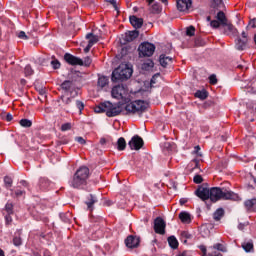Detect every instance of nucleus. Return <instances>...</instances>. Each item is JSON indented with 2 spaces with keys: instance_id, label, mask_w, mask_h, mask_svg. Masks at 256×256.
I'll return each mask as SVG.
<instances>
[{
  "instance_id": "40",
  "label": "nucleus",
  "mask_w": 256,
  "mask_h": 256,
  "mask_svg": "<svg viewBox=\"0 0 256 256\" xmlns=\"http://www.w3.org/2000/svg\"><path fill=\"white\" fill-rule=\"evenodd\" d=\"M213 249H217V251H222L223 253H225V251H227V248L223 245V244H215L213 246Z\"/></svg>"
},
{
  "instance_id": "25",
  "label": "nucleus",
  "mask_w": 256,
  "mask_h": 256,
  "mask_svg": "<svg viewBox=\"0 0 256 256\" xmlns=\"http://www.w3.org/2000/svg\"><path fill=\"white\" fill-rule=\"evenodd\" d=\"M154 63L152 62L151 59L146 60L143 64H142V69L144 71H151V69L154 67Z\"/></svg>"
},
{
  "instance_id": "56",
  "label": "nucleus",
  "mask_w": 256,
  "mask_h": 256,
  "mask_svg": "<svg viewBox=\"0 0 256 256\" xmlns=\"http://www.w3.org/2000/svg\"><path fill=\"white\" fill-rule=\"evenodd\" d=\"M5 219H6V223H11V221H13V218H11L10 215H7V216L5 217Z\"/></svg>"
},
{
  "instance_id": "57",
  "label": "nucleus",
  "mask_w": 256,
  "mask_h": 256,
  "mask_svg": "<svg viewBox=\"0 0 256 256\" xmlns=\"http://www.w3.org/2000/svg\"><path fill=\"white\" fill-rule=\"evenodd\" d=\"M6 121H13V115L7 114L6 115Z\"/></svg>"
},
{
  "instance_id": "2",
  "label": "nucleus",
  "mask_w": 256,
  "mask_h": 256,
  "mask_svg": "<svg viewBox=\"0 0 256 256\" xmlns=\"http://www.w3.org/2000/svg\"><path fill=\"white\" fill-rule=\"evenodd\" d=\"M220 199L239 201V195L232 191L223 190L219 187L210 188V201L217 203V201H220Z\"/></svg>"
},
{
  "instance_id": "5",
  "label": "nucleus",
  "mask_w": 256,
  "mask_h": 256,
  "mask_svg": "<svg viewBox=\"0 0 256 256\" xmlns=\"http://www.w3.org/2000/svg\"><path fill=\"white\" fill-rule=\"evenodd\" d=\"M111 96L113 99L129 101V90L123 85L114 86L111 91Z\"/></svg>"
},
{
  "instance_id": "7",
  "label": "nucleus",
  "mask_w": 256,
  "mask_h": 256,
  "mask_svg": "<svg viewBox=\"0 0 256 256\" xmlns=\"http://www.w3.org/2000/svg\"><path fill=\"white\" fill-rule=\"evenodd\" d=\"M140 57H151L155 53V45L149 42L142 43L139 48Z\"/></svg>"
},
{
  "instance_id": "29",
  "label": "nucleus",
  "mask_w": 256,
  "mask_h": 256,
  "mask_svg": "<svg viewBox=\"0 0 256 256\" xmlns=\"http://www.w3.org/2000/svg\"><path fill=\"white\" fill-rule=\"evenodd\" d=\"M225 211L223 210V208H219L217 209L215 212H214V219L215 221H220L221 220V217H223Z\"/></svg>"
},
{
  "instance_id": "28",
  "label": "nucleus",
  "mask_w": 256,
  "mask_h": 256,
  "mask_svg": "<svg viewBox=\"0 0 256 256\" xmlns=\"http://www.w3.org/2000/svg\"><path fill=\"white\" fill-rule=\"evenodd\" d=\"M118 145V151H123L125 150V147H127V142H125V138L121 137L117 141Z\"/></svg>"
},
{
  "instance_id": "14",
  "label": "nucleus",
  "mask_w": 256,
  "mask_h": 256,
  "mask_svg": "<svg viewBox=\"0 0 256 256\" xmlns=\"http://www.w3.org/2000/svg\"><path fill=\"white\" fill-rule=\"evenodd\" d=\"M197 197L202 199V201H207V199H210V189L205 187H200L196 191Z\"/></svg>"
},
{
  "instance_id": "13",
  "label": "nucleus",
  "mask_w": 256,
  "mask_h": 256,
  "mask_svg": "<svg viewBox=\"0 0 256 256\" xmlns=\"http://www.w3.org/2000/svg\"><path fill=\"white\" fill-rule=\"evenodd\" d=\"M139 237L137 236H128L125 240L126 247L129 249H135V247H139Z\"/></svg>"
},
{
  "instance_id": "45",
  "label": "nucleus",
  "mask_w": 256,
  "mask_h": 256,
  "mask_svg": "<svg viewBox=\"0 0 256 256\" xmlns=\"http://www.w3.org/2000/svg\"><path fill=\"white\" fill-rule=\"evenodd\" d=\"M5 209H6L7 213L9 215H11L13 213V204L12 203H7L6 206H5Z\"/></svg>"
},
{
  "instance_id": "19",
  "label": "nucleus",
  "mask_w": 256,
  "mask_h": 256,
  "mask_svg": "<svg viewBox=\"0 0 256 256\" xmlns=\"http://www.w3.org/2000/svg\"><path fill=\"white\" fill-rule=\"evenodd\" d=\"M86 39H88V44H90L92 47L95 45V43H99V36L94 35L93 33L87 34Z\"/></svg>"
},
{
  "instance_id": "3",
  "label": "nucleus",
  "mask_w": 256,
  "mask_h": 256,
  "mask_svg": "<svg viewBox=\"0 0 256 256\" xmlns=\"http://www.w3.org/2000/svg\"><path fill=\"white\" fill-rule=\"evenodd\" d=\"M133 75V69L127 64H121L112 72V81H126Z\"/></svg>"
},
{
  "instance_id": "51",
  "label": "nucleus",
  "mask_w": 256,
  "mask_h": 256,
  "mask_svg": "<svg viewBox=\"0 0 256 256\" xmlns=\"http://www.w3.org/2000/svg\"><path fill=\"white\" fill-rule=\"evenodd\" d=\"M76 107L79 109V111H83L85 105L81 101H76Z\"/></svg>"
},
{
  "instance_id": "62",
  "label": "nucleus",
  "mask_w": 256,
  "mask_h": 256,
  "mask_svg": "<svg viewBox=\"0 0 256 256\" xmlns=\"http://www.w3.org/2000/svg\"><path fill=\"white\" fill-rule=\"evenodd\" d=\"M0 256H5V252L0 249Z\"/></svg>"
},
{
  "instance_id": "26",
  "label": "nucleus",
  "mask_w": 256,
  "mask_h": 256,
  "mask_svg": "<svg viewBox=\"0 0 256 256\" xmlns=\"http://www.w3.org/2000/svg\"><path fill=\"white\" fill-rule=\"evenodd\" d=\"M168 243L172 249H177V247H179V242L177 241V238H175V236H170L168 238Z\"/></svg>"
},
{
  "instance_id": "18",
  "label": "nucleus",
  "mask_w": 256,
  "mask_h": 256,
  "mask_svg": "<svg viewBox=\"0 0 256 256\" xmlns=\"http://www.w3.org/2000/svg\"><path fill=\"white\" fill-rule=\"evenodd\" d=\"M160 65L162 67H167V65H171L173 63V58L169 56H165L164 54L160 55Z\"/></svg>"
},
{
  "instance_id": "60",
  "label": "nucleus",
  "mask_w": 256,
  "mask_h": 256,
  "mask_svg": "<svg viewBox=\"0 0 256 256\" xmlns=\"http://www.w3.org/2000/svg\"><path fill=\"white\" fill-rule=\"evenodd\" d=\"M157 76H154L152 79H151V85H153V84H155V78H156Z\"/></svg>"
},
{
  "instance_id": "31",
  "label": "nucleus",
  "mask_w": 256,
  "mask_h": 256,
  "mask_svg": "<svg viewBox=\"0 0 256 256\" xmlns=\"http://www.w3.org/2000/svg\"><path fill=\"white\" fill-rule=\"evenodd\" d=\"M242 249H244L246 253L253 251V242H244L242 244Z\"/></svg>"
},
{
  "instance_id": "17",
  "label": "nucleus",
  "mask_w": 256,
  "mask_h": 256,
  "mask_svg": "<svg viewBox=\"0 0 256 256\" xmlns=\"http://www.w3.org/2000/svg\"><path fill=\"white\" fill-rule=\"evenodd\" d=\"M130 23L134 29H141V27H143V20L137 18V16H130Z\"/></svg>"
},
{
  "instance_id": "47",
  "label": "nucleus",
  "mask_w": 256,
  "mask_h": 256,
  "mask_svg": "<svg viewBox=\"0 0 256 256\" xmlns=\"http://www.w3.org/2000/svg\"><path fill=\"white\" fill-rule=\"evenodd\" d=\"M199 151H201V147L195 146V148H194L195 155H197V157H203V154H201V152H199Z\"/></svg>"
},
{
  "instance_id": "34",
  "label": "nucleus",
  "mask_w": 256,
  "mask_h": 256,
  "mask_svg": "<svg viewBox=\"0 0 256 256\" xmlns=\"http://www.w3.org/2000/svg\"><path fill=\"white\" fill-rule=\"evenodd\" d=\"M92 60L90 57L84 58V60L81 59V64H79L81 67H89L91 65Z\"/></svg>"
},
{
  "instance_id": "38",
  "label": "nucleus",
  "mask_w": 256,
  "mask_h": 256,
  "mask_svg": "<svg viewBox=\"0 0 256 256\" xmlns=\"http://www.w3.org/2000/svg\"><path fill=\"white\" fill-rule=\"evenodd\" d=\"M61 100L63 101V103H65V105H69V103H71L72 101V98L69 97V94H65L61 96Z\"/></svg>"
},
{
  "instance_id": "20",
  "label": "nucleus",
  "mask_w": 256,
  "mask_h": 256,
  "mask_svg": "<svg viewBox=\"0 0 256 256\" xmlns=\"http://www.w3.org/2000/svg\"><path fill=\"white\" fill-rule=\"evenodd\" d=\"M137 37H139V31H130L128 34H126V41H128V43H131V41H135Z\"/></svg>"
},
{
  "instance_id": "43",
  "label": "nucleus",
  "mask_w": 256,
  "mask_h": 256,
  "mask_svg": "<svg viewBox=\"0 0 256 256\" xmlns=\"http://www.w3.org/2000/svg\"><path fill=\"white\" fill-rule=\"evenodd\" d=\"M24 73L26 75V77H28L29 75L33 74V68H31L30 65H27L24 69Z\"/></svg>"
},
{
  "instance_id": "54",
  "label": "nucleus",
  "mask_w": 256,
  "mask_h": 256,
  "mask_svg": "<svg viewBox=\"0 0 256 256\" xmlns=\"http://www.w3.org/2000/svg\"><path fill=\"white\" fill-rule=\"evenodd\" d=\"M107 3H110L111 5H113V7L115 9H117V0H106Z\"/></svg>"
},
{
  "instance_id": "12",
  "label": "nucleus",
  "mask_w": 256,
  "mask_h": 256,
  "mask_svg": "<svg viewBox=\"0 0 256 256\" xmlns=\"http://www.w3.org/2000/svg\"><path fill=\"white\" fill-rule=\"evenodd\" d=\"M224 35H228L229 37H237L239 35V31L231 22H228L226 25L223 26Z\"/></svg>"
},
{
  "instance_id": "1",
  "label": "nucleus",
  "mask_w": 256,
  "mask_h": 256,
  "mask_svg": "<svg viewBox=\"0 0 256 256\" xmlns=\"http://www.w3.org/2000/svg\"><path fill=\"white\" fill-rule=\"evenodd\" d=\"M87 179H89V168L82 166L76 171L69 185L73 189H83L87 185Z\"/></svg>"
},
{
  "instance_id": "50",
  "label": "nucleus",
  "mask_w": 256,
  "mask_h": 256,
  "mask_svg": "<svg viewBox=\"0 0 256 256\" xmlns=\"http://www.w3.org/2000/svg\"><path fill=\"white\" fill-rule=\"evenodd\" d=\"M209 81H210L211 85H216V83H217V76L211 75L209 77Z\"/></svg>"
},
{
  "instance_id": "42",
  "label": "nucleus",
  "mask_w": 256,
  "mask_h": 256,
  "mask_svg": "<svg viewBox=\"0 0 256 256\" xmlns=\"http://www.w3.org/2000/svg\"><path fill=\"white\" fill-rule=\"evenodd\" d=\"M71 81H64L61 85L62 89H64L65 91H69V89H71Z\"/></svg>"
},
{
  "instance_id": "15",
  "label": "nucleus",
  "mask_w": 256,
  "mask_h": 256,
  "mask_svg": "<svg viewBox=\"0 0 256 256\" xmlns=\"http://www.w3.org/2000/svg\"><path fill=\"white\" fill-rule=\"evenodd\" d=\"M64 59H65L66 63H68L69 65H79L82 63L81 58L76 57L70 53H66L64 55Z\"/></svg>"
},
{
  "instance_id": "41",
  "label": "nucleus",
  "mask_w": 256,
  "mask_h": 256,
  "mask_svg": "<svg viewBox=\"0 0 256 256\" xmlns=\"http://www.w3.org/2000/svg\"><path fill=\"white\" fill-rule=\"evenodd\" d=\"M186 35H188V37H193V35H195V27L190 26L186 29Z\"/></svg>"
},
{
  "instance_id": "52",
  "label": "nucleus",
  "mask_w": 256,
  "mask_h": 256,
  "mask_svg": "<svg viewBox=\"0 0 256 256\" xmlns=\"http://www.w3.org/2000/svg\"><path fill=\"white\" fill-rule=\"evenodd\" d=\"M18 37H19V39H25V40L28 39L27 34H25V32H23V31L18 33Z\"/></svg>"
},
{
  "instance_id": "46",
  "label": "nucleus",
  "mask_w": 256,
  "mask_h": 256,
  "mask_svg": "<svg viewBox=\"0 0 256 256\" xmlns=\"http://www.w3.org/2000/svg\"><path fill=\"white\" fill-rule=\"evenodd\" d=\"M71 130V123H66L61 126V131H69Z\"/></svg>"
},
{
  "instance_id": "53",
  "label": "nucleus",
  "mask_w": 256,
  "mask_h": 256,
  "mask_svg": "<svg viewBox=\"0 0 256 256\" xmlns=\"http://www.w3.org/2000/svg\"><path fill=\"white\" fill-rule=\"evenodd\" d=\"M25 192H23V190H16L15 191V197H22V195H24Z\"/></svg>"
},
{
  "instance_id": "9",
  "label": "nucleus",
  "mask_w": 256,
  "mask_h": 256,
  "mask_svg": "<svg viewBox=\"0 0 256 256\" xmlns=\"http://www.w3.org/2000/svg\"><path fill=\"white\" fill-rule=\"evenodd\" d=\"M216 19L217 20L210 22V25L213 27V29H219V27H223L229 23V20H227V17H225V13H223V11L218 12Z\"/></svg>"
},
{
  "instance_id": "6",
  "label": "nucleus",
  "mask_w": 256,
  "mask_h": 256,
  "mask_svg": "<svg viewBox=\"0 0 256 256\" xmlns=\"http://www.w3.org/2000/svg\"><path fill=\"white\" fill-rule=\"evenodd\" d=\"M125 111V106L121 103L113 104L109 101L106 102V115L107 117H117Z\"/></svg>"
},
{
  "instance_id": "35",
  "label": "nucleus",
  "mask_w": 256,
  "mask_h": 256,
  "mask_svg": "<svg viewBox=\"0 0 256 256\" xmlns=\"http://www.w3.org/2000/svg\"><path fill=\"white\" fill-rule=\"evenodd\" d=\"M249 29H256V18L249 21L248 25L246 26V31H249Z\"/></svg>"
},
{
  "instance_id": "49",
  "label": "nucleus",
  "mask_w": 256,
  "mask_h": 256,
  "mask_svg": "<svg viewBox=\"0 0 256 256\" xmlns=\"http://www.w3.org/2000/svg\"><path fill=\"white\" fill-rule=\"evenodd\" d=\"M75 141H77V143H80V145H85V143H87V141H85L81 136L76 137Z\"/></svg>"
},
{
  "instance_id": "32",
  "label": "nucleus",
  "mask_w": 256,
  "mask_h": 256,
  "mask_svg": "<svg viewBox=\"0 0 256 256\" xmlns=\"http://www.w3.org/2000/svg\"><path fill=\"white\" fill-rule=\"evenodd\" d=\"M256 204V199L247 200L244 202V205L248 211L253 209V206Z\"/></svg>"
},
{
  "instance_id": "30",
  "label": "nucleus",
  "mask_w": 256,
  "mask_h": 256,
  "mask_svg": "<svg viewBox=\"0 0 256 256\" xmlns=\"http://www.w3.org/2000/svg\"><path fill=\"white\" fill-rule=\"evenodd\" d=\"M161 12V6L157 3L153 4L150 7V13H152L153 15H158V13Z\"/></svg>"
},
{
  "instance_id": "55",
  "label": "nucleus",
  "mask_w": 256,
  "mask_h": 256,
  "mask_svg": "<svg viewBox=\"0 0 256 256\" xmlns=\"http://www.w3.org/2000/svg\"><path fill=\"white\" fill-rule=\"evenodd\" d=\"M200 251H202L203 256L207 255V248L205 246H200Z\"/></svg>"
},
{
  "instance_id": "59",
  "label": "nucleus",
  "mask_w": 256,
  "mask_h": 256,
  "mask_svg": "<svg viewBox=\"0 0 256 256\" xmlns=\"http://www.w3.org/2000/svg\"><path fill=\"white\" fill-rule=\"evenodd\" d=\"M177 256H187V252H182V253L178 254Z\"/></svg>"
},
{
  "instance_id": "11",
  "label": "nucleus",
  "mask_w": 256,
  "mask_h": 256,
  "mask_svg": "<svg viewBox=\"0 0 256 256\" xmlns=\"http://www.w3.org/2000/svg\"><path fill=\"white\" fill-rule=\"evenodd\" d=\"M154 230L155 233H158L159 235H165V221L162 220L161 217L155 219Z\"/></svg>"
},
{
  "instance_id": "23",
  "label": "nucleus",
  "mask_w": 256,
  "mask_h": 256,
  "mask_svg": "<svg viewBox=\"0 0 256 256\" xmlns=\"http://www.w3.org/2000/svg\"><path fill=\"white\" fill-rule=\"evenodd\" d=\"M95 203H97V198L93 195H90L88 200L86 201V205L89 211H93V205H95Z\"/></svg>"
},
{
  "instance_id": "8",
  "label": "nucleus",
  "mask_w": 256,
  "mask_h": 256,
  "mask_svg": "<svg viewBox=\"0 0 256 256\" xmlns=\"http://www.w3.org/2000/svg\"><path fill=\"white\" fill-rule=\"evenodd\" d=\"M249 43V36L246 31H242L241 35L235 41V47L238 51H245Z\"/></svg>"
},
{
  "instance_id": "63",
  "label": "nucleus",
  "mask_w": 256,
  "mask_h": 256,
  "mask_svg": "<svg viewBox=\"0 0 256 256\" xmlns=\"http://www.w3.org/2000/svg\"><path fill=\"white\" fill-rule=\"evenodd\" d=\"M26 81L24 79L21 80V84L25 85Z\"/></svg>"
},
{
  "instance_id": "48",
  "label": "nucleus",
  "mask_w": 256,
  "mask_h": 256,
  "mask_svg": "<svg viewBox=\"0 0 256 256\" xmlns=\"http://www.w3.org/2000/svg\"><path fill=\"white\" fill-rule=\"evenodd\" d=\"M194 183H203V177H201V175L194 176Z\"/></svg>"
},
{
  "instance_id": "10",
  "label": "nucleus",
  "mask_w": 256,
  "mask_h": 256,
  "mask_svg": "<svg viewBox=\"0 0 256 256\" xmlns=\"http://www.w3.org/2000/svg\"><path fill=\"white\" fill-rule=\"evenodd\" d=\"M130 149H134V151H139L141 147H143V138L139 136H134L128 143Z\"/></svg>"
},
{
  "instance_id": "58",
  "label": "nucleus",
  "mask_w": 256,
  "mask_h": 256,
  "mask_svg": "<svg viewBox=\"0 0 256 256\" xmlns=\"http://www.w3.org/2000/svg\"><path fill=\"white\" fill-rule=\"evenodd\" d=\"M91 47H93V46H91L90 44H88L87 47L84 49V52H85V53H89V51H91Z\"/></svg>"
},
{
  "instance_id": "22",
  "label": "nucleus",
  "mask_w": 256,
  "mask_h": 256,
  "mask_svg": "<svg viewBox=\"0 0 256 256\" xmlns=\"http://www.w3.org/2000/svg\"><path fill=\"white\" fill-rule=\"evenodd\" d=\"M107 85H109V78L102 76L98 78V87H100V89H103L104 87H107Z\"/></svg>"
},
{
  "instance_id": "39",
  "label": "nucleus",
  "mask_w": 256,
  "mask_h": 256,
  "mask_svg": "<svg viewBox=\"0 0 256 256\" xmlns=\"http://www.w3.org/2000/svg\"><path fill=\"white\" fill-rule=\"evenodd\" d=\"M50 65L54 68V69H59L61 67V62H59V60L57 59H53L50 62Z\"/></svg>"
},
{
  "instance_id": "16",
  "label": "nucleus",
  "mask_w": 256,
  "mask_h": 256,
  "mask_svg": "<svg viewBox=\"0 0 256 256\" xmlns=\"http://www.w3.org/2000/svg\"><path fill=\"white\" fill-rule=\"evenodd\" d=\"M178 11H189L191 9V0H177Z\"/></svg>"
},
{
  "instance_id": "37",
  "label": "nucleus",
  "mask_w": 256,
  "mask_h": 256,
  "mask_svg": "<svg viewBox=\"0 0 256 256\" xmlns=\"http://www.w3.org/2000/svg\"><path fill=\"white\" fill-rule=\"evenodd\" d=\"M4 183L6 187H12L13 185V178L9 177V176H5L4 177Z\"/></svg>"
},
{
  "instance_id": "33",
  "label": "nucleus",
  "mask_w": 256,
  "mask_h": 256,
  "mask_svg": "<svg viewBox=\"0 0 256 256\" xmlns=\"http://www.w3.org/2000/svg\"><path fill=\"white\" fill-rule=\"evenodd\" d=\"M195 97H197L198 99H207V92L206 91H201V90H198L196 93H195Z\"/></svg>"
},
{
  "instance_id": "24",
  "label": "nucleus",
  "mask_w": 256,
  "mask_h": 256,
  "mask_svg": "<svg viewBox=\"0 0 256 256\" xmlns=\"http://www.w3.org/2000/svg\"><path fill=\"white\" fill-rule=\"evenodd\" d=\"M107 102L101 103L94 108L95 113H106L107 112Z\"/></svg>"
},
{
  "instance_id": "36",
  "label": "nucleus",
  "mask_w": 256,
  "mask_h": 256,
  "mask_svg": "<svg viewBox=\"0 0 256 256\" xmlns=\"http://www.w3.org/2000/svg\"><path fill=\"white\" fill-rule=\"evenodd\" d=\"M21 127H31L33 123L29 119H22L20 120Z\"/></svg>"
},
{
  "instance_id": "61",
  "label": "nucleus",
  "mask_w": 256,
  "mask_h": 256,
  "mask_svg": "<svg viewBox=\"0 0 256 256\" xmlns=\"http://www.w3.org/2000/svg\"><path fill=\"white\" fill-rule=\"evenodd\" d=\"M146 1H147L148 5H151V3H153V1H155V0H146Z\"/></svg>"
},
{
  "instance_id": "64",
  "label": "nucleus",
  "mask_w": 256,
  "mask_h": 256,
  "mask_svg": "<svg viewBox=\"0 0 256 256\" xmlns=\"http://www.w3.org/2000/svg\"><path fill=\"white\" fill-rule=\"evenodd\" d=\"M181 205H184L185 200H180Z\"/></svg>"
},
{
  "instance_id": "44",
  "label": "nucleus",
  "mask_w": 256,
  "mask_h": 256,
  "mask_svg": "<svg viewBox=\"0 0 256 256\" xmlns=\"http://www.w3.org/2000/svg\"><path fill=\"white\" fill-rule=\"evenodd\" d=\"M23 241L21 240V237H14L13 244L15 247H20L22 245Z\"/></svg>"
},
{
  "instance_id": "4",
  "label": "nucleus",
  "mask_w": 256,
  "mask_h": 256,
  "mask_svg": "<svg viewBox=\"0 0 256 256\" xmlns=\"http://www.w3.org/2000/svg\"><path fill=\"white\" fill-rule=\"evenodd\" d=\"M147 107L149 104L143 100H136L128 103L124 106V109L127 113L135 115V113H143V111H147Z\"/></svg>"
},
{
  "instance_id": "21",
  "label": "nucleus",
  "mask_w": 256,
  "mask_h": 256,
  "mask_svg": "<svg viewBox=\"0 0 256 256\" xmlns=\"http://www.w3.org/2000/svg\"><path fill=\"white\" fill-rule=\"evenodd\" d=\"M179 219L182 221V223H191V214L187 212H181L179 214Z\"/></svg>"
},
{
  "instance_id": "27",
  "label": "nucleus",
  "mask_w": 256,
  "mask_h": 256,
  "mask_svg": "<svg viewBox=\"0 0 256 256\" xmlns=\"http://www.w3.org/2000/svg\"><path fill=\"white\" fill-rule=\"evenodd\" d=\"M211 7L213 9H223V0H211Z\"/></svg>"
}]
</instances>
